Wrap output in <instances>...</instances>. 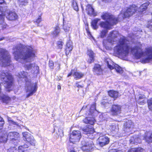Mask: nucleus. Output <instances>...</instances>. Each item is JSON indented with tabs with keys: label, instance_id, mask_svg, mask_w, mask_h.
Segmentation results:
<instances>
[{
	"label": "nucleus",
	"instance_id": "f257e3e1",
	"mask_svg": "<svg viewBox=\"0 0 152 152\" xmlns=\"http://www.w3.org/2000/svg\"><path fill=\"white\" fill-rule=\"evenodd\" d=\"M129 42L125 37H121L117 43V45L114 48L115 53L120 56H126L129 53V50L131 49L132 53L136 58L144 57V61L145 63L149 62L150 60L152 59V47L146 48L145 52L144 53L142 51L141 44H139L136 46H132V47L131 48Z\"/></svg>",
	"mask_w": 152,
	"mask_h": 152
},
{
	"label": "nucleus",
	"instance_id": "f03ea898",
	"mask_svg": "<svg viewBox=\"0 0 152 152\" xmlns=\"http://www.w3.org/2000/svg\"><path fill=\"white\" fill-rule=\"evenodd\" d=\"M14 50L15 58L22 63L31 61L35 56L32 48L29 46H16Z\"/></svg>",
	"mask_w": 152,
	"mask_h": 152
},
{
	"label": "nucleus",
	"instance_id": "7ed1b4c3",
	"mask_svg": "<svg viewBox=\"0 0 152 152\" xmlns=\"http://www.w3.org/2000/svg\"><path fill=\"white\" fill-rule=\"evenodd\" d=\"M96 111V104L94 103L91 107L89 105L83 106L80 111V112H85V115H89L83 119V122L86 124H89L91 125L94 123L95 120L94 117L95 112Z\"/></svg>",
	"mask_w": 152,
	"mask_h": 152
},
{
	"label": "nucleus",
	"instance_id": "20e7f679",
	"mask_svg": "<svg viewBox=\"0 0 152 152\" xmlns=\"http://www.w3.org/2000/svg\"><path fill=\"white\" fill-rule=\"evenodd\" d=\"M0 79L2 81L5 82L4 86L7 91H10L13 89V78L10 73L6 71H2Z\"/></svg>",
	"mask_w": 152,
	"mask_h": 152
},
{
	"label": "nucleus",
	"instance_id": "39448f33",
	"mask_svg": "<svg viewBox=\"0 0 152 152\" xmlns=\"http://www.w3.org/2000/svg\"><path fill=\"white\" fill-rule=\"evenodd\" d=\"M6 15L7 18L10 20H15L17 18V15L16 13L14 12H11L7 10L4 11L0 14V25L3 28H6L7 24L4 22V18Z\"/></svg>",
	"mask_w": 152,
	"mask_h": 152
},
{
	"label": "nucleus",
	"instance_id": "423d86ee",
	"mask_svg": "<svg viewBox=\"0 0 152 152\" xmlns=\"http://www.w3.org/2000/svg\"><path fill=\"white\" fill-rule=\"evenodd\" d=\"M10 57L8 52L3 49L0 48V66H6L10 64Z\"/></svg>",
	"mask_w": 152,
	"mask_h": 152
},
{
	"label": "nucleus",
	"instance_id": "0eeeda50",
	"mask_svg": "<svg viewBox=\"0 0 152 152\" xmlns=\"http://www.w3.org/2000/svg\"><path fill=\"white\" fill-rule=\"evenodd\" d=\"M137 9V7L135 5H133L128 8L126 11L122 10L121 13L118 15V18H129L134 13Z\"/></svg>",
	"mask_w": 152,
	"mask_h": 152
},
{
	"label": "nucleus",
	"instance_id": "6e6552de",
	"mask_svg": "<svg viewBox=\"0 0 152 152\" xmlns=\"http://www.w3.org/2000/svg\"><path fill=\"white\" fill-rule=\"evenodd\" d=\"M37 88L36 83L27 82L26 87V98L32 96L36 91Z\"/></svg>",
	"mask_w": 152,
	"mask_h": 152
},
{
	"label": "nucleus",
	"instance_id": "1a4fd4ad",
	"mask_svg": "<svg viewBox=\"0 0 152 152\" xmlns=\"http://www.w3.org/2000/svg\"><path fill=\"white\" fill-rule=\"evenodd\" d=\"M101 18L103 20L110 23L111 25L116 24L118 20L117 18L108 12H103L101 15Z\"/></svg>",
	"mask_w": 152,
	"mask_h": 152
},
{
	"label": "nucleus",
	"instance_id": "9d476101",
	"mask_svg": "<svg viewBox=\"0 0 152 152\" xmlns=\"http://www.w3.org/2000/svg\"><path fill=\"white\" fill-rule=\"evenodd\" d=\"M105 61L107 64L108 67L110 69H115L117 72L120 74L123 73V70L122 68L118 64H114L110 59L107 58L105 60Z\"/></svg>",
	"mask_w": 152,
	"mask_h": 152
},
{
	"label": "nucleus",
	"instance_id": "9b49d317",
	"mask_svg": "<svg viewBox=\"0 0 152 152\" xmlns=\"http://www.w3.org/2000/svg\"><path fill=\"white\" fill-rule=\"evenodd\" d=\"M81 143L82 145L81 149L83 151H90L94 147L93 143L91 140H83Z\"/></svg>",
	"mask_w": 152,
	"mask_h": 152
},
{
	"label": "nucleus",
	"instance_id": "f8f14e48",
	"mask_svg": "<svg viewBox=\"0 0 152 152\" xmlns=\"http://www.w3.org/2000/svg\"><path fill=\"white\" fill-rule=\"evenodd\" d=\"M8 140H11V142L15 145H17L20 141V136L19 134L15 132H10L7 135Z\"/></svg>",
	"mask_w": 152,
	"mask_h": 152
},
{
	"label": "nucleus",
	"instance_id": "ddd939ff",
	"mask_svg": "<svg viewBox=\"0 0 152 152\" xmlns=\"http://www.w3.org/2000/svg\"><path fill=\"white\" fill-rule=\"evenodd\" d=\"M81 137V132L78 130L74 131L70 134L69 141L71 142L74 143L79 141Z\"/></svg>",
	"mask_w": 152,
	"mask_h": 152
},
{
	"label": "nucleus",
	"instance_id": "4468645a",
	"mask_svg": "<svg viewBox=\"0 0 152 152\" xmlns=\"http://www.w3.org/2000/svg\"><path fill=\"white\" fill-rule=\"evenodd\" d=\"M23 136L26 141L28 142L30 144L34 146L36 145V141L31 134L27 132H24L23 133Z\"/></svg>",
	"mask_w": 152,
	"mask_h": 152
},
{
	"label": "nucleus",
	"instance_id": "2eb2a0df",
	"mask_svg": "<svg viewBox=\"0 0 152 152\" xmlns=\"http://www.w3.org/2000/svg\"><path fill=\"white\" fill-rule=\"evenodd\" d=\"M28 145L26 144H24L23 145H21L18 147V151L15 147H11L8 149L7 152H28L26 148H28Z\"/></svg>",
	"mask_w": 152,
	"mask_h": 152
},
{
	"label": "nucleus",
	"instance_id": "dca6fc26",
	"mask_svg": "<svg viewBox=\"0 0 152 152\" xmlns=\"http://www.w3.org/2000/svg\"><path fill=\"white\" fill-rule=\"evenodd\" d=\"M25 67L32 73H37L39 72V67L35 64H29L25 65Z\"/></svg>",
	"mask_w": 152,
	"mask_h": 152
},
{
	"label": "nucleus",
	"instance_id": "f3484780",
	"mask_svg": "<svg viewBox=\"0 0 152 152\" xmlns=\"http://www.w3.org/2000/svg\"><path fill=\"white\" fill-rule=\"evenodd\" d=\"M118 35V32L117 31H113L110 32L107 38L108 42L111 43H113L115 39Z\"/></svg>",
	"mask_w": 152,
	"mask_h": 152
},
{
	"label": "nucleus",
	"instance_id": "a211bd4d",
	"mask_svg": "<svg viewBox=\"0 0 152 152\" xmlns=\"http://www.w3.org/2000/svg\"><path fill=\"white\" fill-rule=\"evenodd\" d=\"M99 145L101 147L108 144L109 142V139L108 137L104 135L100 136L99 138Z\"/></svg>",
	"mask_w": 152,
	"mask_h": 152
},
{
	"label": "nucleus",
	"instance_id": "6ab92c4d",
	"mask_svg": "<svg viewBox=\"0 0 152 152\" xmlns=\"http://www.w3.org/2000/svg\"><path fill=\"white\" fill-rule=\"evenodd\" d=\"M111 111L113 115H118L121 113V107L119 105H113Z\"/></svg>",
	"mask_w": 152,
	"mask_h": 152
},
{
	"label": "nucleus",
	"instance_id": "aec40b11",
	"mask_svg": "<svg viewBox=\"0 0 152 152\" xmlns=\"http://www.w3.org/2000/svg\"><path fill=\"white\" fill-rule=\"evenodd\" d=\"M134 127V124L131 120L128 121L124 124V130L125 131L128 132L130 129Z\"/></svg>",
	"mask_w": 152,
	"mask_h": 152
},
{
	"label": "nucleus",
	"instance_id": "412c9836",
	"mask_svg": "<svg viewBox=\"0 0 152 152\" xmlns=\"http://www.w3.org/2000/svg\"><path fill=\"white\" fill-rule=\"evenodd\" d=\"M86 10L87 14L90 16H95L96 15L94 9L90 5L88 4L86 6Z\"/></svg>",
	"mask_w": 152,
	"mask_h": 152
},
{
	"label": "nucleus",
	"instance_id": "4be33fe9",
	"mask_svg": "<svg viewBox=\"0 0 152 152\" xmlns=\"http://www.w3.org/2000/svg\"><path fill=\"white\" fill-rule=\"evenodd\" d=\"M99 25L101 27L108 30H110L112 29L111 26L113 25H111L110 23L107 21L100 22L99 23Z\"/></svg>",
	"mask_w": 152,
	"mask_h": 152
},
{
	"label": "nucleus",
	"instance_id": "5701e85b",
	"mask_svg": "<svg viewBox=\"0 0 152 152\" xmlns=\"http://www.w3.org/2000/svg\"><path fill=\"white\" fill-rule=\"evenodd\" d=\"M144 138L146 142L148 143L152 142V132H147L145 133Z\"/></svg>",
	"mask_w": 152,
	"mask_h": 152
},
{
	"label": "nucleus",
	"instance_id": "b1692460",
	"mask_svg": "<svg viewBox=\"0 0 152 152\" xmlns=\"http://www.w3.org/2000/svg\"><path fill=\"white\" fill-rule=\"evenodd\" d=\"M83 132L85 134H92L94 133V130L92 126H87L83 129Z\"/></svg>",
	"mask_w": 152,
	"mask_h": 152
},
{
	"label": "nucleus",
	"instance_id": "393cba45",
	"mask_svg": "<svg viewBox=\"0 0 152 152\" xmlns=\"http://www.w3.org/2000/svg\"><path fill=\"white\" fill-rule=\"evenodd\" d=\"M103 69L99 64H95L93 68L94 72L97 75H100L102 73Z\"/></svg>",
	"mask_w": 152,
	"mask_h": 152
},
{
	"label": "nucleus",
	"instance_id": "a878e982",
	"mask_svg": "<svg viewBox=\"0 0 152 152\" xmlns=\"http://www.w3.org/2000/svg\"><path fill=\"white\" fill-rule=\"evenodd\" d=\"M87 54L89 56V58L88 60V62L91 63L94 61V56L92 51L91 50H88L87 52Z\"/></svg>",
	"mask_w": 152,
	"mask_h": 152
},
{
	"label": "nucleus",
	"instance_id": "bb28decb",
	"mask_svg": "<svg viewBox=\"0 0 152 152\" xmlns=\"http://www.w3.org/2000/svg\"><path fill=\"white\" fill-rule=\"evenodd\" d=\"M151 3V2L147 1L145 3L142 4L138 9V11L140 12H142L145 11L147 8L148 6Z\"/></svg>",
	"mask_w": 152,
	"mask_h": 152
},
{
	"label": "nucleus",
	"instance_id": "cd10ccee",
	"mask_svg": "<svg viewBox=\"0 0 152 152\" xmlns=\"http://www.w3.org/2000/svg\"><path fill=\"white\" fill-rule=\"evenodd\" d=\"M7 10V4L4 0H0V12L2 13Z\"/></svg>",
	"mask_w": 152,
	"mask_h": 152
},
{
	"label": "nucleus",
	"instance_id": "c85d7f7f",
	"mask_svg": "<svg viewBox=\"0 0 152 152\" xmlns=\"http://www.w3.org/2000/svg\"><path fill=\"white\" fill-rule=\"evenodd\" d=\"M72 43L70 42H68L66 44L65 50L66 54V55H68L69 54L72 50Z\"/></svg>",
	"mask_w": 152,
	"mask_h": 152
},
{
	"label": "nucleus",
	"instance_id": "c756f323",
	"mask_svg": "<svg viewBox=\"0 0 152 152\" xmlns=\"http://www.w3.org/2000/svg\"><path fill=\"white\" fill-rule=\"evenodd\" d=\"M84 75L83 73L81 72H79L76 70L73 72V77L76 80L80 79Z\"/></svg>",
	"mask_w": 152,
	"mask_h": 152
},
{
	"label": "nucleus",
	"instance_id": "7c9ffc66",
	"mask_svg": "<svg viewBox=\"0 0 152 152\" xmlns=\"http://www.w3.org/2000/svg\"><path fill=\"white\" fill-rule=\"evenodd\" d=\"M100 20V19L96 18L92 20L91 25L93 28L94 29H96L98 28L97 25L98 22Z\"/></svg>",
	"mask_w": 152,
	"mask_h": 152
},
{
	"label": "nucleus",
	"instance_id": "2f4dec72",
	"mask_svg": "<svg viewBox=\"0 0 152 152\" xmlns=\"http://www.w3.org/2000/svg\"><path fill=\"white\" fill-rule=\"evenodd\" d=\"M63 23V28L64 30L66 32H69L72 29L71 25L69 23L65 24L64 22Z\"/></svg>",
	"mask_w": 152,
	"mask_h": 152
},
{
	"label": "nucleus",
	"instance_id": "473e14b6",
	"mask_svg": "<svg viewBox=\"0 0 152 152\" xmlns=\"http://www.w3.org/2000/svg\"><path fill=\"white\" fill-rule=\"evenodd\" d=\"M108 94L110 96L113 98L115 99L117 98L119 96L118 93L115 91L110 90L108 92Z\"/></svg>",
	"mask_w": 152,
	"mask_h": 152
},
{
	"label": "nucleus",
	"instance_id": "72a5a7b5",
	"mask_svg": "<svg viewBox=\"0 0 152 152\" xmlns=\"http://www.w3.org/2000/svg\"><path fill=\"white\" fill-rule=\"evenodd\" d=\"M130 142L131 143H140L141 142L140 139L138 137L135 136L134 137H131L130 140Z\"/></svg>",
	"mask_w": 152,
	"mask_h": 152
},
{
	"label": "nucleus",
	"instance_id": "f704fd0d",
	"mask_svg": "<svg viewBox=\"0 0 152 152\" xmlns=\"http://www.w3.org/2000/svg\"><path fill=\"white\" fill-rule=\"evenodd\" d=\"M10 119V118L8 119V121L9 124V125L8 127L9 128L11 129L12 127L11 126H13L14 127L19 126L18 124Z\"/></svg>",
	"mask_w": 152,
	"mask_h": 152
},
{
	"label": "nucleus",
	"instance_id": "c9c22d12",
	"mask_svg": "<svg viewBox=\"0 0 152 152\" xmlns=\"http://www.w3.org/2000/svg\"><path fill=\"white\" fill-rule=\"evenodd\" d=\"M107 118V116L105 113H103L100 115L99 117V120L100 121L106 120Z\"/></svg>",
	"mask_w": 152,
	"mask_h": 152
},
{
	"label": "nucleus",
	"instance_id": "e433bc0d",
	"mask_svg": "<svg viewBox=\"0 0 152 152\" xmlns=\"http://www.w3.org/2000/svg\"><path fill=\"white\" fill-rule=\"evenodd\" d=\"M144 150L141 148H133L129 149L128 152H143Z\"/></svg>",
	"mask_w": 152,
	"mask_h": 152
},
{
	"label": "nucleus",
	"instance_id": "4c0bfd02",
	"mask_svg": "<svg viewBox=\"0 0 152 152\" xmlns=\"http://www.w3.org/2000/svg\"><path fill=\"white\" fill-rule=\"evenodd\" d=\"M28 75L27 72H25L24 71L21 72L19 73V77L25 78V80L27 81V80L26 79V77Z\"/></svg>",
	"mask_w": 152,
	"mask_h": 152
},
{
	"label": "nucleus",
	"instance_id": "58836bf2",
	"mask_svg": "<svg viewBox=\"0 0 152 152\" xmlns=\"http://www.w3.org/2000/svg\"><path fill=\"white\" fill-rule=\"evenodd\" d=\"M72 6L74 10L77 11L78 10V7L76 0H73L72 2Z\"/></svg>",
	"mask_w": 152,
	"mask_h": 152
},
{
	"label": "nucleus",
	"instance_id": "ea45409f",
	"mask_svg": "<svg viewBox=\"0 0 152 152\" xmlns=\"http://www.w3.org/2000/svg\"><path fill=\"white\" fill-rule=\"evenodd\" d=\"M28 3V0H18V3L20 6H25Z\"/></svg>",
	"mask_w": 152,
	"mask_h": 152
},
{
	"label": "nucleus",
	"instance_id": "a19ab883",
	"mask_svg": "<svg viewBox=\"0 0 152 152\" xmlns=\"http://www.w3.org/2000/svg\"><path fill=\"white\" fill-rule=\"evenodd\" d=\"M1 99H2L3 102L4 103H7L10 100V98L4 95L1 97Z\"/></svg>",
	"mask_w": 152,
	"mask_h": 152
},
{
	"label": "nucleus",
	"instance_id": "79ce46f5",
	"mask_svg": "<svg viewBox=\"0 0 152 152\" xmlns=\"http://www.w3.org/2000/svg\"><path fill=\"white\" fill-rule=\"evenodd\" d=\"M60 31V28L58 26H56L54 31L53 32V34L54 36H56L59 33Z\"/></svg>",
	"mask_w": 152,
	"mask_h": 152
},
{
	"label": "nucleus",
	"instance_id": "37998d69",
	"mask_svg": "<svg viewBox=\"0 0 152 152\" xmlns=\"http://www.w3.org/2000/svg\"><path fill=\"white\" fill-rule=\"evenodd\" d=\"M102 104L105 107H108L110 105L108 100L107 99L103 100L102 102Z\"/></svg>",
	"mask_w": 152,
	"mask_h": 152
},
{
	"label": "nucleus",
	"instance_id": "c03bdc74",
	"mask_svg": "<svg viewBox=\"0 0 152 152\" xmlns=\"http://www.w3.org/2000/svg\"><path fill=\"white\" fill-rule=\"evenodd\" d=\"M7 139V135H4V136H2L0 137V142H5Z\"/></svg>",
	"mask_w": 152,
	"mask_h": 152
},
{
	"label": "nucleus",
	"instance_id": "a18cd8bd",
	"mask_svg": "<svg viewBox=\"0 0 152 152\" xmlns=\"http://www.w3.org/2000/svg\"><path fill=\"white\" fill-rule=\"evenodd\" d=\"M108 29H105L102 30L100 34V37L102 38H103L104 37L107 33L108 32Z\"/></svg>",
	"mask_w": 152,
	"mask_h": 152
},
{
	"label": "nucleus",
	"instance_id": "49530a36",
	"mask_svg": "<svg viewBox=\"0 0 152 152\" xmlns=\"http://www.w3.org/2000/svg\"><path fill=\"white\" fill-rule=\"evenodd\" d=\"M148 103L149 109L152 110V98L148 100Z\"/></svg>",
	"mask_w": 152,
	"mask_h": 152
},
{
	"label": "nucleus",
	"instance_id": "de8ad7c7",
	"mask_svg": "<svg viewBox=\"0 0 152 152\" xmlns=\"http://www.w3.org/2000/svg\"><path fill=\"white\" fill-rule=\"evenodd\" d=\"M137 102L140 105H143L146 102V100L143 99H138L137 101Z\"/></svg>",
	"mask_w": 152,
	"mask_h": 152
},
{
	"label": "nucleus",
	"instance_id": "09e8293b",
	"mask_svg": "<svg viewBox=\"0 0 152 152\" xmlns=\"http://www.w3.org/2000/svg\"><path fill=\"white\" fill-rule=\"evenodd\" d=\"M59 134L58 135V136H60L61 137L63 136V132L62 129H58Z\"/></svg>",
	"mask_w": 152,
	"mask_h": 152
},
{
	"label": "nucleus",
	"instance_id": "8fccbe9b",
	"mask_svg": "<svg viewBox=\"0 0 152 152\" xmlns=\"http://www.w3.org/2000/svg\"><path fill=\"white\" fill-rule=\"evenodd\" d=\"M42 21L41 18V16H39L38 18L36 20V22L37 24V26H40V25H39V23Z\"/></svg>",
	"mask_w": 152,
	"mask_h": 152
},
{
	"label": "nucleus",
	"instance_id": "3c124183",
	"mask_svg": "<svg viewBox=\"0 0 152 152\" xmlns=\"http://www.w3.org/2000/svg\"><path fill=\"white\" fill-rule=\"evenodd\" d=\"M49 66L51 69H53L54 66L53 62L52 61H50L49 63Z\"/></svg>",
	"mask_w": 152,
	"mask_h": 152
},
{
	"label": "nucleus",
	"instance_id": "603ef678",
	"mask_svg": "<svg viewBox=\"0 0 152 152\" xmlns=\"http://www.w3.org/2000/svg\"><path fill=\"white\" fill-rule=\"evenodd\" d=\"M63 43V42L61 41H59L58 42L57 45L58 47V48H59L60 49H61L62 48Z\"/></svg>",
	"mask_w": 152,
	"mask_h": 152
},
{
	"label": "nucleus",
	"instance_id": "864d4df0",
	"mask_svg": "<svg viewBox=\"0 0 152 152\" xmlns=\"http://www.w3.org/2000/svg\"><path fill=\"white\" fill-rule=\"evenodd\" d=\"M138 99L143 100L145 99L146 100V99L145 97V96L144 95H140L138 97Z\"/></svg>",
	"mask_w": 152,
	"mask_h": 152
},
{
	"label": "nucleus",
	"instance_id": "5fc2aeb1",
	"mask_svg": "<svg viewBox=\"0 0 152 152\" xmlns=\"http://www.w3.org/2000/svg\"><path fill=\"white\" fill-rule=\"evenodd\" d=\"M75 70H72L71 71V72L68 75L67 77H69V76L71 75H73V72H74Z\"/></svg>",
	"mask_w": 152,
	"mask_h": 152
},
{
	"label": "nucleus",
	"instance_id": "6e6d98bb",
	"mask_svg": "<svg viewBox=\"0 0 152 152\" xmlns=\"http://www.w3.org/2000/svg\"><path fill=\"white\" fill-rule=\"evenodd\" d=\"M116 127L115 125H113L112 126V130L113 131H115V129H116Z\"/></svg>",
	"mask_w": 152,
	"mask_h": 152
},
{
	"label": "nucleus",
	"instance_id": "4d7b16f0",
	"mask_svg": "<svg viewBox=\"0 0 152 152\" xmlns=\"http://www.w3.org/2000/svg\"><path fill=\"white\" fill-rule=\"evenodd\" d=\"M117 150L115 149H113L109 151V152H116Z\"/></svg>",
	"mask_w": 152,
	"mask_h": 152
},
{
	"label": "nucleus",
	"instance_id": "13d9d810",
	"mask_svg": "<svg viewBox=\"0 0 152 152\" xmlns=\"http://www.w3.org/2000/svg\"><path fill=\"white\" fill-rule=\"evenodd\" d=\"M78 88H81L82 86H81L78 83H77L75 85Z\"/></svg>",
	"mask_w": 152,
	"mask_h": 152
},
{
	"label": "nucleus",
	"instance_id": "bf43d9fd",
	"mask_svg": "<svg viewBox=\"0 0 152 152\" xmlns=\"http://www.w3.org/2000/svg\"><path fill=\"white\" fill-rule=\"evenodd\" d=\"M123 152L121 150H117V152Z\"/></svg>",
	"mask_w": 152,
	"mask_h": 152
},
{
	"label": "nucleus",
	"instance_id": "052dcab7",
	"mask_svg": "<svg viewBox=\"0 0 152 152\" xmlns=\"http://www.w3.org/2000/svg\"><path fill=\"white\" fill-rule=\"evenodd\" d=\"M61 86H58V89H61Z\"/></svg>",
	"mask_w": 152,
	"mask_h": 152
},
{
	"label": "nucleus",
	"instance_id": "680f3d73",
	"mask_svg": "<svg viewBox=\"0 0 152 152\" xmlns=\"http://www.w3.org/2000/svg\"><path fill=\"white\" fill-rule=\"evenodd\" d=\"M70 152H75L74 150H72Z\"/></svg>",
	"mask_w": 152,
	"mask_h": 152
},
{
	"label": "nucleus",
	"instance_id": "e2e57ef3",
	"mask_svg": "<svg viewBox=\"0 0 152 152\" xmlns=\"http://www.w3.org/2000/svg\"><path fill=\"white\" fill-rule=\"evenodd\" d=\"M3 39H0V41H1V40H2Z\"/></svg>",
	"mask_w": 152,
	"mask_h": 152
},
{
	"label": "nucleus",
	"instance_id": "0e129e2a",
	"mask_svg": "<svg viewBox=\"0 0 152 152\" xmlns=\"http://www.w3.org/2000/svg\"><path fill=\"white\" fill-rule=\"evenodd\" d=\"M104 42H103V44H104Z\"/></svg>",
	"mask_w": 152,
	"mask_h": 152
},
{
	"label": "nucleus",
	"instance_id": "69168bd1",
	"mask_svg": "<svg viewBox=\"0 0 152 152\" xmlns=\"http://www.w3.org/2000/svg\"><path fill=\"white\" fill-rule=\"evenodd\" d=\"M151 152H152V149H151Z\"/></svg>",
	"mask_w": 152,
	"mask_h": 152
},
{
	"label": "nucleus",
	"instance_id": "338daca9",
	"mask_svg": "<svg viewBox=\"0 0 152 152\" xmlns=\"http://www.w3.org/2000/svg\"><path fill=\"white\" fill-rule=\"evenodd\" d=\"M81 7H82V8L83 9V7L82 6H81Z\"/></svg>",
	"mask_w": 152,
	"mask_h": 152
},
{
	"label": "nucleus",
	"instance_id": "774afa93",
	"mask_svg": "<svg viewBox=\"0 0 152 152\" xmlns=\"http://www.w3.org/2000/svg\"><path fill=\"white\" fill-rule=\"evenodd\" d=\"M151 123H152V121Z\"/></svg>",
	"mask_w": 152,
	"mask_h": 152
}]
</instances>
